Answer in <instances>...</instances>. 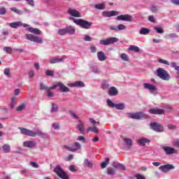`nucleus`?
I'll use <instances>...</instances> for the list:
<instances>
[{"label":"nucleus","mask_w":179,"mask_h":179,"mask_svg":"<svg viewBox=\"0 0 179 179\" xmlns=\"http://www.w3.org/2000/svg\"><path fill=\"white\" fill-rule=\"evenodd\" d=\"M55 87H59V90L62 93H68L71 92V90L69 89V87L65 86V85H64V83L61 82H58L51 87H48L45 85L44 83H41L39 86L40 90H45L46 92H50V90L55 89Z\"/></svg>","instance_id":"nucleus-1"},{"label":"nucleus","mask_w":179,"mask_h":179,"mask_svg":"<svg viewBox=\"0 0 179 179\" xmlns=\"http://www.w3.org/2000/svg\"><path fill=\"white\" fill-rule=\"evenodd\" d=\"M21 134L22 135H26L27 136H31V138H36V136H40L41 138H48V135L47 134L41 131L39 129L34 131L26 129L24 127H18Z\"/></svg>","instance_id":"nucleus-2"},{"label":"nucleus","mask_w":179,"mask_h":179,"mask_svg":"<svg viewBox=\"0 0 179 179\" xmlns=\"http://www.w3.org/2000/svg\"><path fill=\"white\" fill-rule=\"evenodd\" d=\"M70 20H73V23L77 24V26H79L81 29H85V30L92 29V26H93V22L86 21L83 19H75L73 17H70Z\"/></svg>","instance_id":"nucleus-3"},{"label":"nucleus","mask_w":179,"mask_h":179,"mask_svg":"<svg viewBox=\"0 0 179 179\" xmlns=\"http://www.w3.org/2000/svg\"><path fill=\"white\" fill-rule=\"evenodd\" d=\"M156 75L162 80H169L171 78L169 71L162 68H158L157 69Z\"/></svg>","instance_id":"nucleus-4"},{"label":"nucleus","mask_w":179,"mask_h":179,"mask_svg":"<svg viewBox=\"0 0 179 179\" xmlns=\"http://www.w3.org/2000/svg\"><path fill=\"white\" fill-rule=\"evenodd\" d=\"M120 40L116 37H110L106 39H102L99 41L100 45H111L114 43H118Z\"/></svg>","instance_id":"nucleus-5"},{"label":"nucleus","mask_w":179,"mask_h":179,"mask_svg":"<svg viewBox=\"0 0 179 179\" xmlns=\"http://www.w3.org/2000/svg\"><path fill=\"white\" fill-rule=\"evenodd\" d=\"M54 172L56 173L58 177L62 179H69V178L66 175V173L64 171V169H62L60 165H57L55 166V168L54 169Z\"/></svg>","instance_id":"nucleus-6"},{"label":"nucleus","mask_w":179,"mask_h":179,"mask_svg":"<svg viewBox=\"0 0 179 179\" xmlns=\"http://www.w3.org/2000/svg\"><path fill=\"white\" fill-rule=\"evenodd\" d=\"M27 40L32 41V43H36V44H43V38L31 34H27L25 35Z\"/></svg>","instance_id":"nucleus-7"},{"label":"nucleus","mask_w":179,"mask_h":179,"mask_svg":"<svg viewBox=\"0 0 179 179\" xmlns=\"http://www.w3.org/2000/svg\"><path fill=\"white\" fill-rule=\"evenodd\" d=\"M143 87L146 90H149L150 93H151V94H154V96H156L157 94V92H159V90L157 87H156V86L150 83H144Z\"/></svg>","instance_id":"nucleus-8"},{"label":"nucleus","mask_w":179,"mask_h":179,"mask_svg":"<svg viewBox=\"0 0 179 179\" xmlns=\"http://www.w3.org/2000/svg\"><path fill=\"white\" fill-rule=\"evenodd\" d=\"M150 127L151 129H153L155 132H163V131H164L163 125L156 122L150 123Z\"/></svg>","instance_id":"nucleus-9"},{"label":"nucleus","mask_w":179,"mask_h":179,"mask_svg":"<svg viewBox=\"0 0 179 179\" xmlns=\"http://www.w3.org/2000/svg\"><path fill=\"white\" fill-rule=\"evenodd\" d=\"M174 169H176V166L170 164L162 165L159 167V170H160V171H162V173H168V171L174 170Z\"/></svg>","instance_id":"nucleus-10"},{"label":"nucleus","mask_w":179,"mask_h":179,"mask_svg":"<svg viewBox=\"0 0 179 179\" xmlns=\"http://www.w3.org/2000/svg\"><path fill=\"white\" fill-rule=\"evenodd\" d=\"M10 27H11V29H17V27H30V25L25 24V23H22L21 21H18V22H11L9 24Z\"/></svg>","instance_id":"nucleus-11"},{"label":"nucleus","mask_w":179,"mask_h":179,"mask_svg":"<svg viewBox=\"0 0 179 179\" xmlns=\"http://www.w3.org/2000/svg\"><path fill=\"white\" fill-rule=\"evenodd\" d=\"M66 149L69 152H76L77 150L82 149V145L80 143L75 142L73 146H66Z\"/></svg>","instance_id":"nucleus-12"},{"label":"nucleus","mask_w":179,"mask_h":179,"mask_svg":"<svg viewBox=\"0 0 179 179\" xmlns=\"http://www.w3.org/2000/svg\"><path fill=\"white\" fill-rule=\"evenodd\" d=\"M128 117L132 120H141V118H143V117H145V114L143 112L128 113Z\"/></svg>","instance_id":"nucleus-13"},{"label":"nucleus","mask_w":179,"mask_h":179,"mask_svg":"<svg viewBox=\"0 0 179 179\" xmlns=\"http://www.w3.org/2000/svg\"><path fill=\"white\" fill-rule=\"evenodd\" d=\"M164 152L168 156H170V155H175V153H177V150H176V148L170 147V146H164L162 148Z\"/></svg>","instance_id":"nucleus-14"},{"label":"nucleus","mask_w":179,"mask_h":179,"mask_svg":"<svg viewBox=\"0 0 179 179\" xmlns=\"http://www.w3.org/2000/svg\"><path fill=\"white\" fill-rule=\"evenodd\" d=\"M67 86H69V87H85L86 85H85L83 81L78 80L74 83H68Z\"/></svg>","instance_id":"nucleus-15"},{"label":"nucleus","mask_w":179,"mask_h":179,"mask_svg":"<svg viewBox=\"0 0 179 179\" xmlns=\"http://www.w3.org/2000/svg\"><path fill=\"white\" fill-rule=\"evenodd\" d=\"M64 59H66V56H62V57H50L49 62L50 64H59V62H62Z\"/></svg>","instance_id":"nucleus-16"},{"label":"nucleus","mask_w":179,"mask_h":179,"mask_svg":"<svg viewBox=\"0 0 179 179\" xmlns=\"http://www.w3.org/2000/svg\"><path fill=\"white\" fill-rule=\"evenodd\" d=\"M116 19L117 20H122L123 22H132V16L129 15H120Z\"/></svg>","instance_id":"nucleus-17"},{"label":"nucleus","mask_w":179,"mask_h":179,"mask_svg":"<svg viewBox=\"0 0 179 179\" xmlns=\"http://www.w3.org/2000/svg\"><path fill=\"white\" fill-rule=\"evenodd\" d=\"M117 15H119V13L115 10L102 12V16H104V17H111L113 16H117Z\"/></svg>","instance_id":"nucleus-18"},{"label":"nucleus","mask_w":179,"mask_h":179,"mask_svg":"<svg viewBox=\"0 0 179 179\" xmlns=\"http://www.w3.org/2000/svg\"><path fill=\"white\" fill-rule=\"evenodd\" d=\"M68 13L73 17H81L80 13L73 8H69Z\"/></svg>","instance_id":"nucleus-19"},{"label":"nucleus","mask_w":179,"mask_h":179,"mask_svg":"<svg viewBox=\"0 0 179 179\" xmlns=\"http://www.w3.org/2000/svg\"><path fill=\"white\" fill-rule=\"evenodd\" d=\"M27 30L29 31V33H33V34H36V36H41L43 34V31L37 28L29 27Z\"/></svg>","instance_id":"nucleus-20"},{"label":"nucleus","mask_w":179,"mask_h":179,"mask_svg":"<svg viewBox=\"0 0 179 179\" xmlns=\"http://www.w3.org/2000/svg\"><path fill=\"white\" fill-rule=\"evenodd\" d=\"M36 145H37V143L31 141H27L23 143V147L28 148L29 149H33V148H36Z\"/></svg>","instance_id":"nucleus-21"},{"label":"nucleus","mask_w":179,"mask_h":179,"mask_svg":"<svg viewBox=\"0 0 179 179\" xmlns=\"http://www.w3.org/2000/svg\"><path fill=\"white\" fill-rule=\"evenodd\" d=\"M108 94L110 96H117L118 94V90L115 87H110L108 88Z\"/></svg>","instance_id":"nucleus-22"},{"label":"nucleus","mask_w":179,"mask_h":179,"mask_svg":"<svg viewBox=\"0 0 179 179\" xmlns=\"http://www.w3.org/2000/svg\"><path fill=\"white\" fill-rule=\"evenodd\" d=\"M97 59L101 62H103V61H106L107 59V56H106V54L103 51H99L96 53Z\"/></svg>","instance_id":"nucleus-23"},{"label":"nucleus","mask_w":179,"mask_h":179,"mask_svg":"<svg viewBox=\"0 0 179 179\" xmlns=\"http://www.w3.org/2000/svg\"><path fill=\"white\" fill-rule=\"evenodd\" d=\"M150 114H154V115H162V114H164V110L163 109H155L151 108L149 110Z\"/></svg>","instance_id":"nucleus-24"},{"label":"nucleus","mask_w":179,"mask_h":179,"mask_svg":"<svg viewBox=\"0 0 179 179\" xmlns=\"http://www.w3.org/2000/svg\"><path fill=\"white\" fill-rule=\"evenodd\" d=\"M66 31L67 34L73 36L76 33V29L73 26H69L66 27Z\"/></svg>","instance_id":"nucleus-25"},{"label":"nucleus","mask_w":179,"mask_h":179,"mask_svg":"<svg viewBox=\"0 0 179 179\" xmlns=\"http://www.w3.org/2000/svg\"><path fill=\"white\" fill-rule=\"evenodd\" d=\"M137 142L141 146H145L146 143H150V140L146 138H141L138 139Z\"/></svg>","instance_id":"nucleus-26"},{"label":"nucleus","mask_w":179,"mask_h":179,"mask_svg":"<svg viewBox=\"0 0 179 179\" xmlns=\"http://www.w3.org/2000/svg\"><path fill=\"white\" fill-rule=\"evenodd\" d=\"M83 166L84 167H88V169H92L93 162L90 161L89 159L86 158L84 159Z\"/></svg>","instance_id":"nucleus-27"},{"label":"nucleus","mask_w":179,"mask_h":179,"mask_svg":"<svg viewBox=\"0 0 179 179\" xmlns=\"http://www.w3.org/2000/svg\"><path fill=\"white\" fill-rule=\"evenodd\" d=\"M80 124H78L77 125V128L78 129V131H80V134H82V135H83L85 134V124L83 123L82 121L78 120Z\"/></svg>","instance_id":"nucleus-28"},{"label":"nucleus","mask_w":179,"mask_h":179,"mask_svg":"<svg viewBox=\"0 0 179 179\" xmlns=\"http://www.w3.org/2000/svg\"><path fill=\"white\" fill-rule=\"evenodd\" d=\"M123 141L125 143L127 149H131L132 147V139L125 138L123 139Z\"/></svg>","instance_id":"nucleus-29"},{"label":"nucleus","mask_w":179,"mask_h":179,"mask_svg":"<svg viewBox=\"0 0 179 179\" xmlns=\"http://www.w3.org/2000/svg\"><path fill=\"white\" fill-rule=\"evenodd\" d=\"M149 33H150V29H148V28H141L140 31H139V34L142 35V36H148V34H149Z\"/></svg>","instance_id":"nucleus-30"},{"label":"nucleus","mask_w":179,"mask_h":179,"mask_svg":"<svg viewBox=\"0 0 179 179\" xmlns=\"http://www.w3.org/2000/svg\"><path fill=\"white\" fill-rule=\"evenodd\" d=\"M113 166L115 167V169H119L120 170H125V166L122 164L115 162L113 164Z\"/></svg>","instance_id":"nucleus-31"},{"label":"nucleus","mask_w":179,"mask_h":179,"mask_svg":"<svg viewBox=\"0 0 179 179\" xmlns=\"http://www.w3.org/2000/svg\"><path fill=\"white\" fill-rule=\"evenodd\" d=\"M101 87L103 89V90H107V89H109L110 87V84H108L107 80H103L101 85Z\"/></svg>","instance_id":"nucleus-32"},{"label":"nucleus","mask_w":179,"mask_h":179,"mask_svg":"<svg viewBox=\"0 0 179 179\" xmlns=\"http://www.w3.org/2000/svg\"><path fill=\"white\" fill-rule=\"evenodd\" d=\"M94 8L98 9V10H104L106 5L104 3H97L94 6Z\"/></svg>","instance_id":"nucleus-33"},{"label":"nucleus","mask_w":179,"mask_h":179,"mask_svg":"<svg viewBox=\"0 0 179 179\" xmlns=\"http://www.w3.org/2000/svg\"><path fill=\"white\" fill-rule=\"evenodd\" d=\"M2 149L4 153H10V145L9 144H4Z\"/></svg>","instance_id":"nucleus-34"},{"label":"nucleus","mask_w":179,"mask_h":179,"mask_svg":"<svg viewBox=\"0 0 179 179\" xmlns=\"http://www.w3.org/2000/svg\"><path fill=\"white\" fill-rule=\"evenodd\" d=\"M108 163H110V158L106 157L105 159V162L101 163V169H106V167H107V166L108 165Z\"/></svg>","instance_id":"nucleus-35"},{"label":"nucleus","mask_w":179,"mask_h":179,"mask_svg":"<svg viewBox=\"0 0 179 179\" xmlns=\"http://www.w3.org/2000/svg\"><path fill=\"white\" fill-rule=\"evenodd\" d=\"M129 51H134V52H139L140 50H139V47L136 46V45H130L129 48Z\"/></svg>","instance_id":"nucleus-36"},{"label":"nucleus","mask_w":179,"mask_h":179,"mask_svg":"<svg viewBox=\"0 0 179 179\" xmlns=\"http://www.w3.org/2000/svg\"><path fill=\"white\" fill-rule=\"evenodd\" d=\"M120 58L122 61H124L125 62H128V61H129V57H128V55L125 53H122L120 55Z\"/></svg>","instance_id":"nucleus-37"},{"label":"nucleus","mask_w":179,"mask_h":179,"mask_svg":"<svg viewBox=\"0 0 179 179\" xmlns=\"http://www.w3.org/2000/svg\"><path fill=\"white\" fill-rule=\"evenodd\" d=\"M57 34L59 36H66V28L58 29Z\"/></svg>","instance_id":"nucleus-38"},{"label":"nucleus","mask_w":179,"mask_h":179,"mask_svg":"<svg viewBox=\"0 0 179 179\" xmlns=\"http://www.w3.org/2000/svg\"><path fill=\"white\" fill-rule=\"evenodd\" d=\"M157 62L159 64H162L163 65H167L168 66H170V62H169V61H167V60H164V59L159 58L157 59Z\"/></svg>","instance_id":"nucleus-39"},{"label":"nucleus","mask_w":179,"mask_h":179,"mask_svg":"<svg viewBox=\"0 0 179 179\" xmlns=\"http://www.w3.org/2000/svg\"><path fill=\"white\" fill-rule=\"evenodd\" d=\"M12 12H14L15 13H17V15H23V11L17 9L16 7H13L10 8Z\"/></svg>","instance_id":"nucleus-40"},{"label":"nucleus","mask_w":179,"mask_h":179,"mask_svg":"<svg viewBox=\"0 0 179 179\" xmlns=\"http://www.w3.org/2000/svg\"><path fill=\"white\" fill-rule=\"evenodd\" d=\"M154 30H155L156 33H158L159 34H163V33H164V30L162 27H155Z\"/></svg>","instance_id":"nucleus-41"},{"label":"nucleus","mask_w":179,"mask_h":179,"mask_svg":"<svg viewBox=\"0 0 179 179\" xmlns=\"http://www.w3.org/2000/svg\"><path fill=\"white\" fill-rule=\"evenodd\" d=\"M58 111V105L55 103H52L51 113H57Z\"/></svg>","instance_id":"nucleus-42"},{"label":"nucleus","mask_w":179,"mask_h":179,"mask_svg":"<svg viewBox=\"0 0 179 179\" xmlns=\"http://www.w3.org/2000/svg\"><path fill=\"white\" fill-rule=\"evenodd\" d=\"M115 108L117 110H124V108H125V105L124 103H117L115 105Z\"/></svg>","instance_id":"nucleus-43"},{"label":"nucleus","mask_w":179,"mask_h":179,"mask_svg":"<svg viewBox=\"0 0 179 179\" xmlns=\"http://www.w3.org/2000/svg\"><path fill=\"white\" fill-rule=\"evenodd\" d=\"M16 96H13L11 98V102L10 103V108H15V103H16Z\"/></svg>","instance_id":"nucleus-44"},{"label":"nucleus","mask_w":179,"mask_h":179,"mask_svg":"<svg viewBox=\"0 0 179 179\" xmlns=\"http://www.w3.org/2000/svg\"><path fill=\"white\" fill-rule=\"evenodd\" d=\"M87 130L88 131L94 132V134H99V131H98L96 127H88L87 129Z\"/></svg>","instance_id":"nucleus-45"},{"label":"nucleus","mask_w":179,"mask_h":179,"mask_svg":"<svg viewBox=\"0 0 179 179\" xmlns=\"http://www.w3.org/2000/svg\"><path fill=\"white\" fill-rule=\"evenodd\" d=\"M106 103L108 107H110L111 108H114V107H115V104L113 103L110 99H107Z\"/></svg>","instance_id":"nucleus-46"},{"label":"nucleus","mask_w":179,"mask_h":179,"mask_svg":"<svg viewBox=\"0 0 179 179\" xmlns=\"http://www.w3.org/2000/svg\"><path fill=\"white\" fill-rule=\"evenodd\" d=\"M91 71L94 73H99V67H97V66H91Z\"/></svg>","instance_id":"nucleus-47"},{"label":"nucleus","mask_w":179,"mask_h":179,"mask_svg":"<svg viewBox=\"0 0 179 179\" xmlns=\"http://www.w3.org/2000/svg\"><path fill=\"white\" fill-rule=\"evenodd\" d=\"M108 174H109V176H114V174H115V169L108 168Z\"/></svg>","instance_id":"nucleus-48"},{"label":"nucleus","mask_w":179,"mask_h":179,"mask_svg":"<svg viewBox=\"0 0 179 179\" xmlns=\"http://www.w3.org/2000/svg\"><path fill=\"white\" fill-rule=\"evenodd\" d=\"M3 50L7 54H12V48L10 47H4Z\"/></svg>","instance_id":"nucleus-49"},{"label":"nucleus","mask_w":179,"mask_h":179,"mask_svg":"<svg viewBox=\"0 0 179 179\" xmlns=\"http://www.w3.org/2000/svg\"><path fill=\"white\" fill-rule=\"evenodd\" d=\"M26 108V105L24 103H22L18 107H17V111H23Z\"/></svg>","instance_id":"nucleus-50"},{"label":"nucleus","mask_w":179,"mask_h":179,"mask_svg":"<svg viewBox=\"0 0 179 179\" xmlns=\"http://www.w3.org/2000/svg\"><path fill=\"white\" fill-rule=\"evenodd\" d=\"M55 71L53 70H47L45 71V75L47 76H54Z\"/></svg>","instance_id":"nucleus-51"},{"label":"nucleus","mask_w":179,"mask_h":179,"mask_svg":"<svg viewBox=\"0 0 179 179\" xmlns=\"http://www.w3.org/2000/svg\"><path fill=\"white\" fill-rule=\"evenodd\" d=\"M27 3L28 5H30L32 8H34L36 6V4H34V0H25Z\"/></svg>","instance_id":"nucleus-52"},{"label":"nucleus","mask_w":179,"mask_h":179,"mask_svg":"<svg viewBox=\"0 0 179 179\" xmlns=\"http://www.w3.org/2000/svg\"><path fill=\"white\" fill-rule=\"evenodd\" d=\"M127 29V27L124 24H120L117 25V31H120V30H125Z\"/></svg>","instance_id":"nucleus-53"},{"label":"nucleus","mask_w":179,"mask_h":179,"mask_svg":"<svg viewBox=\"0 0 179 179\" xmlns=\"http://www.w3.org/2000/svg\"><path fill=\"white\" fill-rule=\"evenodd\" d=\"M171 66L172 68H174V69H175L176 71H179V66H177V64H176V62H171Z\"/></svg>","instance_id":"nucleus-54"},{"label":"nucleus","mask_w":179,"mask_h":179,"mask_svg":"<svg viewBox=\"0 0 179 179\" xmlns=\"http://www.w3.org/2000/svg\"><path fill=\"white\" fill-rule=\"evenodd\" d=\"M77 141H80V142H83V143H86V138L83 136H79L77 138Z\"/></svg>","instance_id":"nucleus-55"},{"label":"nucleus","mask_w":179,"mask_h":179,"mask_svg":"<svg viewBox=\"0 0 179 179\" xmlns=\"http://www.w3.org/2000/svg\"><path fill=\"white\" fill-rule=\"evenodd\" d=\"M110 30H112L113 31H118V27L114 26V25H110L109 26Z\"/></svg>","instance_id":"nucleus-56"},{"label":"nucleus","mask_w":179,"mask_h":179,"mask_svg":"<svg viewBox=\"0 0 179 179\" xmlns=\"http://www.w3.org/2000/svg\"><path fill=\"white\" fill-rule=\"evenodd\" d=\"M0 15H6V8L0 7Z\"/></svg>","instance_id":"nucleus-57"},{"label":"nucleus","mask_w":179,"mask_h":179,"mask_svg":"<svg viewBox=\"0 0 179 179\" xmlns=\"http://www.w3.org/2000/svg\"><path fill=\"white\" fill-rule=\"evenodd\" d=\"M30 166H31L34 169H38V167H40L38 164H37V162H30Z\"/></svg>","instance_id":"nucleus-58"},{"label":"nucleus","mask_w":179,"mask_h":179,"mask_svg":"<svg viewBox=\"0 0 179 179\" xmlns=\"http://www.w3.org/2000/svg\"><path fill=\"white\" fill-rule=\"evenodd\" d=\"M178 37V35L176 34H170L168 35V38H177Z\"/></svg>","instance_id":"nucleus-59"},{"label":"nucleus","mask_w":179,"mask_h":179,"mask_svg":"<svg viewBox=\"0 0 179 179\" xmlns=\"http://www.w3.org/2000/svg\"><path fill=\"white\" fill-rule=\"evenodd\" d=\"M92 40H93V38L89 35H86L84 38V41H92Z\"/></svg>","instance_id":"nucleus-60"},{"label":"nucleus","mask_w":179,"mask_h":179,"mask_svg":"<svg viewBox=\"0 0 179 179\" xmlns=\"http://www.w3.org/2000/svg\"><path fill=\"white\" fill-rule=\"evenodd\" d=\"M52 128H54L55 130L59 129V123H53Z\"/></svg>","instance_id":"nucleus-61"},{"label":"nucleus","mask_w":179,"mask_h":179,"mask_svg":"<svg viewBox=\"0 0 179 179\" xmlns=\"http://www.w3.org/2000/svg\"><path fill=\"white\" fill-rule=\"evenodd\" d=\"M69 170L70 171H72L73 173L76 172V169H75L74 165L70 166L69 168Z\"/></svg>","instance_id":"nucleus-62"},{"label":"nucleus","mask_w":179,"mask_h":179,"mask_svg":"<svg viewBox=\"0 0 179 179\" xmlns=\"http://www.w3.org/2000/svg\"><path fill=\"white\" fill-rule=\"evenodd\" d=\"M173 145L176 148H179V139H177L175 141H173Z\"/></svg>","instance_id":"nucleus-63"},{"label":"nucleus","mask_w":179,"mask_h":179,"mask_svg":"<svg viewBox=\"0 0 179 179\" xmlns=\"http://www.w3.org/2000/svg\"><path fill=\"white\" fill-rule=\"evenodd\" d=\"M136 178H137V179H145V176H143V175H142V174H136Z\"/></svg>","instance_id":"nucleus-64"}]
</instances>
